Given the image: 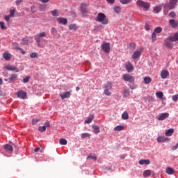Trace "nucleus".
<instances>
[{"label":"nucleus","mask_w":178,"mask_h":178,"mask_svg":"<svg viewBox=\"0 0 178 178\" xmlns=\"http://www.w3.org/2000/svg\"><path fill=\"white\" fill-rule=\"evenodd\" d=\"M176 41H178V32L175 33L173 36H169L165 40L164 42L167 48H172L173 43L172 42H176Z\"/></svg>","instance_id":"nucleus-1"},{"label":"nucleus","mask_w":178,"mask_h":178,"mask_svg":"<svg viewBox=\"0 0 178 178\" xmlns=\"http://www.w3.org/2000/svg\"><path fill=\"white\" fill-rule=\"evenodd\" d=\"M136 5L138 8H143L144 12H148L149 8H151V3L143 1V0H138L136 1Z\"/></svg>","instance_id":"nucleus-2"},{"label":"nucleus","mask_w":178,"mask_h":178,"mask_svg":"<svg viewBox=\"0 0 178 178\" xmlns=\"http://www.w3.org/2000/svg\"><path fill=\"white\" fill-rule=\"evenodd\" d=\"M96 22H99V23H102V24H108V18H106V15H105V14L102 13H99L97 15Z\"/></svg>","instance_id":"nucleus-3"},{"label":"nucleus","mask_w":178,"mask_h":178,"mask_svg":"<svg viewBox=\"0 0 178 178\" xmlns=\"http://www.w3.org/2000/svg\"><path fill=\"white\" fill-rule=\"evenodd\" d=\"M45 37H47V33L45 32H40V33L35 35V41H36L39 48H41V39Z\"/></svg>","instance_id":"nucleus-4"},{"label":"nucleus","mask_w":178,"mask_h":178,"mask_svg":"<svg viewBox=\"0 0 178 178\" xmlns=\"http://www.w3.org/2000/svg\"><path fill=\"white\" fill-rule=\"evenodd\" d=\"M90 5L88 4V3H81V15L82 16H87V15H88V6Z\"/></svg>","instance_id":"nucleus-5"},{"label":"nucleus","mask_w":178,"mask_h":178,"mask_svg":"<svg viewBox=\"0 0 178 178\" xmlns=\"http://www.w3.org/2000/svg\"><path fill=\"white\" fill-rule=\"evenodd\" d=\"M122 79L124 81H127L128 83H134V81H135L134 76H133L129 74H123Z\"/></svg>","instance_id":"nucleus-6"},{"label":"nucleus","mask_w":178,"mask_h":178,"mask_svg":"<svg viewBox=\"0 0 178 178\" xmlns=\"http://www.w3.org/2000/svg\"><path fill=\"white\" fill-rule=\"evenodd\" d=\"M101 48L106 54L111 52V43H103L101 45Z\"/></svg>","instance_id":"nucleus-7"},{"label":"nucleus","mask_w":178,"mask_h":178,"mask_svg":"<svg viewBox=\"0 0 178 178\" xmlns=\"http://www.w3.org/2000/svg\"><path fill=\"white\" fill-rule=\"evenodd\" d=\"M16 95L17 98H21V99H26V98H27V92L23 90L17 92Z\"/></svg>","instance_id":"nucleus-8"},{"label":"nucleus","mask_w":178,"mask_h":178,"mask_svg":"<svg viewBox=\"0 0 178 178\" xmlns=\"http://www.w3.org/2000/svg\"><path fill=\"white\" fill-rule=\"evenodd\" d=\"M168 118H169V113H163L159 114L156 117V119L157 120L162 121V120H165V119H168Z\"/></svg>","instance_id":"nucleus-9"},{"label":"nucleus","mask_w":178,"mask_h":178,"mask_svg":"<svg viewBox=\"0 0 178 178\" xmlns=\"http://www.w3.org/2000/svg\"><path fill=\"white\" fill-rule=\"evenodd\" d=\"M177 2L178 0H170V3H167L166 6L170 9H175V8H176V3H177Z\"/></svg>","instance_id":"nucleus-10"},{"label":"nucleus","mask_w":178,"mask_h":178,"mask_svg":"<svg viewBox=\"0 0 178 178\" xmlns=\"http://www.w3.org/2000/svg\"><path fill=\"white\" fill-rule=\"evenodd\" d=\"M125 69L128 72V73H131L133 70H134V67L133 66V64L131 63H127L125 65Z\"/></svg>","instance_id":"nucleus-11"},{"label":"nucleus","mask_w":178,"mask_h":178,"mask_svg":"<svg viewBox=\"0 0 178 178\" xmlns=\"http://www.w3.org/2000/svg\"><path fill=\"white\" fill-rule=\"evenodd\" d=\"M143 52V50L139 49V50H136V51L134 52V54H132V58L134 59H138V58H140V56H141V54Z\"/></svg>","instance_id":"nucleus-12"},{"label":"nucleus","mask_w":178,"mask_h":178,"mask_svg":"<svg viewBox=\"0 0 178 178\" xmlns=\"http://www.w3.org/2000/svg\"><path fill=\"white\" fill-rule=\"evenodd\" d=\"M6 70H10L11 72L15 71L16 73H19V70L17 69V67H16V66H13V65H6L4 67Z\"/></svg>","instance_id":"nucleus-13"},{"label":"nucleus","mask_w":178,"mask_h":178,"mask_svg":"<svg viewBox=\"0 0 178 178\" xmlns=\"http://www.w3.org/2000/svg\"><path fill=\"white\" fill-rule=\"evenodd\" d=\"M57 22L60 24H63L64 26H66V24H67V19H66V18L58 17Z\"/></svg>","instance_id":"nucleus-14"},{"label":"nucleus","mask_w":178,"mask_h":178,"mask_svg":"<svg viewBox=\"0 0 178 178\" xmlns=\"http://www.w3.org/2000/svg\"><path fill=\"white\" fill-rule=\"evenodd\" d=\"M70 95H71V93L69 91L64 92L60 94V97L61 99H65L66 98H70Z\"/></svg>","instance_id":"nucleus-15"},{"label":"nucleus","mask_w":178,"mask_h":178,"mask_svg":"<svg viewBox=\"0 0 178 178\" xmlns=\"http://www.w3.org/2000/svg\"><path fill=\"white\" fill-rule=\"evenodd\" d=\"M4 149H6V152H8V154H12L13 152V147L9 144L4 145Z\"/></svg>","instance_id":"nucleus-16"},{"label":"nucleus","mask_w":178,"mask_h":178,"mask_svg":"<svg viewBox=\"0 0 178 178\" xmlns=\"http://www.w3.org/2000/svg\"><path fill=\"white\" fill-rule=\"evenodd\" d=\"M169 23L172 29H176L177 27H178V22L175 19H170Z\"/></svg>","instance_id":"nucleus-17"},{"label":"nucleus","mask_w":178,"mask_h":178,"mask_svg":"<svg viewBox=\"0 0 178 178\" xmlns=\"http://www.w3.org/2000/svg\"><path fill=\"white\" fill-rule=\"evenodd\" d=\"M168 76H169V71L164 70L161 72V79H168Z\"/></svg>","instance_id":"nucleus-18"},{"label":"nucleus","mask_w":178,"mask_h":178,"mask_svg":"<svg viewBox=\"0 0 178 178\" xmlns=\"http://www.w3.org/2000/svg\"><path fill=\"white\" fill-rule=\"evenodd\" d=\"M113 84L112 82L108 81L104 84V90H112Z\"/></svg>","instance_id":"nucleus-19"},{"label":"nucleus","mask_w":178,"mask_h":178,"mask_svg":"<svg viewBox=\"0 0 178 178\" xmlns=\"http://www.w3.org/2000/svg\"><path fill=\"white\" fill-rule=\"evenodd\" d=\"M157 141L159 143H166V141H169V138H168L165 136H159L157 138Z\"/></svg>","instance_id":"nucleus-20"},{"label":"nucleus","mask_w":178,"mask_h":178,"mask_svg":"<svg viewBox=\"0 0 178 178\" xmlns=\"http://www.w3.org/2000/svg\"><path fill=\"white\" fill-rule=\"evenodd\" d=\"M69 30H72L73 31H77L79 30V26L76 24H71L69 26Z\"/></svg>","instance_id":"nucleus-21"},{"label":"nucleus","mask_w":178,"mask_h":178,"mask_svg":"<svg viewBox=\"0 0 178 178\" xmlns=\"http://www.w3.org/2000/svg\"><path fill=\"white\" fill-rule=\"evenodd\" d=\"M9 81H10V83H12L13 81H15L16 80H17V74H12L9 78H8Z\"/></svg>","instance_id":"nucleus-22"},{"label":"nucleus","mask_w":178,"mask_h":178,"mask_svg":"<svg viewBox=\"0 0 178 178\" xmlns=\"http://www.w3.org/2000/svg\"><path fill=\"white\" fill-rule=\"evenodd\" d=\"M94 120V115H89V117L88 118V119H86L84 122V123L86 124H88L90 123H92V120Z\"/></svg>","instance_id":"nucleus-23"},{"label":"nucleus","mask_w":178,"mask_h":178,"mask_svg":"<svg viewBox=\"0 0 178 178\" xmlns=\"http://www.w3.org/2000/svg\"><path fill=\"white\" fill-rule=\"evenodd\" d=\"M173 133H175L174 129H170L165 131V136L166 137H170L172 136Z\"/></svg>","instance_id":"nucleus-24"},{"label":"nucleus","mask_w":178,"mask_h":178,"mask_svg":"<svg viewBox=\"0 0 178 178\" xmlns=\"http://www.w3.org/2000/svg\"><path fill=\"white\" fill-rule=\"evenodd\" d=\"M149 163H151L149 160L142 159L139 161V165H149Z\"/></svg>","instance_id":"nucleus-25"},{"label":"nucleus","mask_w":178,"mask_h":178,"mask_svg":"<svg viewBox=\"0 0 178 178\" xmlns=\"http://www.w3.org/2000/svg\"><path fill=\"white\" fill-rule=\"evenodd\" d=\"M143 81L145 84H149L152 81V79L149 76H145L143 79Z\"/></svg>","instance_id":"nucleus-26"},{"label":"nucleus","mask_w":178,"mask_h":178,"mask_svg":"<svg viewBox=\"0 0 178 178\" xmlns=\"http://www.w3.org/2000/svg\"><path fill=\"white\" fill-rule=\"evenodd\" d=\"M92 127L95 131V134H98L100 133V129H99V127H98V125H92Z\"/></svg>","instance_id":"nucleus-27"},{"label":"nucleus","mask_w":178,"mask_h":178,"mask_svg":"<svg viewBox=\"0 0 178 178\" xmlns=\"http://www.w3.org/2000/svg\"><path fill=\"white\" fill-rule=\"evenodd\" d=\"M3 57L4 58V59L6 60H9V59H10V58H12V55L8 52H5L3 54Z\"/></svg>","instance_id":"nucleus-28"},{"label":"nucleus","mask_w":178,"mask_h":178,"mask_svg":"<svg viewBox=\"0 0 178 178\" xmlns=\"http://www.w3.org/2000/svg\"><path fill=\"white\" fill-rule=\"evenodd\" d=\"M114 131H122V130H124V127L122 126V125H118L117 127H115L113 129Z\"/></svg>","instance_id":"nucleus-29"},{"label":"nucleus","mask_w":178,"mask_h":178,"mask_svg":"<svg viewBox=\"0 0 178 178\" xmlns=\"http://www.w3.org/2000/svg\"><path fill=\"white\" fill-rule=\"evenodd\" d=\"M130 95V89H125L123 92L124 98H127Z\"/></svg>","instance_id":"nucleus-30"},{"label":"nucleus","mask_w":178,"mask_h":178,"mask_svg":"<svg viewBox=\"0 0 178 178\" xmlns=\"http://www.w3.org/2000/svg\"><path fill=\"white\" fill-rule=\"evenodd\" d=\"M165 173H167V175H173V173H175V170L172 168H168Z\"/></svg>","instance_id":"nucleus-31"},{"label":"nucleus","mask_w":178,"mask_h":178,"mask_svg":"<svg viewBox=\"0 0 178 178\" xmlns=\"http://www.w3.org/2000/svg\"><path fill=\"white\" fill-rule=\"evenodd\" d=\"M156 97H157V98H159V99H163V92H156Z\"/></svg>","instance_id":"nucleus-32"},{"label":"nucleus","mask_w":178,"mask_h":178,"mask_svg":"<svg viewBox=\"0 0 178 178\" xmlns=\"http://www.w3.org/2000/svg\"><path fill=\"white\" fill-rule=\"evenodd\" d=\"M144 177H149L151 176V170H146L143 172Z\"/></svg>","instance_id":"nucleus-33"},{"label":"nucleus","mask_w":178,"mask_h":178,"mask_svg":"<svg viewBox=\"0 0 178 178\" xmlns=\"http://www.w3.org/2000/svg\"><path fill=\"white\" fill-rule=\"evenodd\" d=\"M29 38H26L22 40L21 44L22 45H29Z\"/></svg>","instance_id":"nucleus-34"},{"label":"nucleus","mask_w":178,"mask_h":178,"mask_svg":"<svg viewBox=\"0 0 178 178\" xmlns=\"http://www.w3.org/2000/svg\"><path fill=\"white\" fill-rule=\"evenodd\" d=\"M59 144H60V145H66L67 144V140L65 138H60L59 140Z\"/></svg>","instance_id":"nucleus-35"},{"label":"nucleus","mask_w":178,"mask_h":178,"mask_svg":"<svg viewBox=\"0 0 178 178\" xmlns=\"http://www.w3.org/2000/svg\"><path fill=\"white\" fill-rule=\"evenodd\" d=\"M50 12L51 13L52 16H54L55 17H58V16H59V12L58 10H54Z\"/></svg>","instance_id":"nucleus-36"},{"label":"nucleus","mask_w":178,"mask_h":178,"mask_svg":"<svg viewBox=\"0 0 178 178\" xmlns=\"http://www.w3.org/2000/svg\"><path fill=\"white\" fill-rule=\"evenodd\" d=\"M122 119H123L124 120H127V119H129V113H127V112H124L122 115Z\"/></svg>","instance_id":"nucleus-37"},{"label":"nucleus","mask_w":178,"mask_h":178,"mask_svg":"<svg viewBox=\"0 0 178 178\" xmlns=\"http://www.w3.org/2000/svg\"><path fill=\"white\" fill-rule=\"evenodd\" d=\"M114 11L115 13H120V12L122 11V8H120V6H115L114 7Z\"/></svg>","instance_id":"nucleus-38"},{"label":"nucleus","mask_w":178,"mask_h":178,"mask_svg":"<svg viewBox=\"0 0 178 178\" xmlns=\"http://www.w3.org/2000/svg\"><path fill=\"white\" fill-rule=\"evenodd\" d=\"M104 94L107 97H111L112 95V92L109 91V89H104Z\"/></svg>","instance_id":"nucleus-39"},{"label":"nucleus","mask_w":178,"mask_h":178,"mask_svg":"<svg viewBox=\"0 0 178 178\" xmlns=\"http://www.w3.org/2000/svg\"><path fill=\"white\" fill-rule=\"evenodd\" d=\"M51 34H52V35H56V34H58V30L55 27H52L51 29Z\"/></svg>","instance_id":"nucleus-40"},{"label":"nucleus","mask_w":178,"mask_h":178,"mask_svg":"<svg viewBox=\"0 0 178 178\" xmlns=\"http://www.w3.org/2000/svg\"><path fill=\"white\" fill-rule=\"evenodd\" d=\"M154 33L156 34H160V33H162V29L161 27H156L154 29Z\"/></svg>","instance_id":"nucleus-41"},{"label":"nucleus","mask_w":178,"mask_h":178,"mask_svg":"<svg viewBox=\"0 0 178 178\" xmlns=\"http://www.w3.org/2000/svg\"><path fill=\"white\" fill-rule=\"evenodd\" d=\"M133 0H120V3H122V5H127L128 3H130Z\"/></svg>","instance_id":"nucleus-42"},{"label":"nucleus","mask_w":178,"mask_h":178,"mask_svg":"<svg viewBox=\"0 0 178 178\" xmlns=\"http://www.w3.org/2000/svg\"><path fill=\"white\" fill-rule=\"evenodd\" d=\"M81 138H87L88 137H91V134H88V133H83L81 134Z\"/></svg>","instance_id":"nucleus-43"},{"label":"nucleus","mask_w":178,"mask_h":178,"mask_svg":"<svg viewBox=\"0 0 178 178\" xmlns=\"http://www.w3.org/2000/svg\"><path fill=\"white\" fill-rule=\"evenodd\" d=\"M0 27L1 30H6L8 27L5 26V23L3 22H0Z\"/></svg>","instance_id":"nucleus-44"},{"label":"nucleus","mask_w":178,"mask_h":178,"mask_svg":"<svg viewBox=\"0 0 178 178\" xmlns=\"http://www.w3.org/2000/svg\"><path fill=\"white\" fill-rule=\"evenodd\" d=\"M38 130H39V131H40V133H44V131H45V130H47V127H45V126L39 127Z\"/></svg>","instance_id":"nucleus-45"},{"label":"nucleus","mask_w":178,"mask_h":178,"mask_svg":"<svg viewBox=\"0 0 178 178\" xmlns=\"http://www.w3.org/2000/svg\"><path fill=\"white\" fill-rule=\"evenodd\" d=\"M152 42L156 41V34L155 33V32H153V33L152 34Z\"/></svg>","instance_id":"nucleus-46"},{"label":"nucleus","mask_w":178,"mask_h":178,"mask_svg":"<svg viewBox=\"0 0 178 178\" xmlns=\"http://www.w3.org/2000/svg\"><path fill=\"white\" fill-rule=\"evenodd\" d=\"M172 99L174 101V102H177L178 101V94L172 95Z\"/></svg>","instance_id":"nucleus-47"},{"label":"nucleus","mask_w":178,"mask_h":178,"mask_svg":"<svg viewBox=\"0 0 178 178\" xmlns=\"http://www.w3.org/2000/svg\"><path fill=\"white\" fill-rule=\"evenodd\" d=\"M30 58H38V54L33 52L30 54Z\"/></svg>","instance_id":"nucleus-48"},{"label":"nucleus","mask_w":178,"mask_h":178,"mask_svg":"<svg viewBox=\"0 0 178 178\" xmlns=\"http://www.w3.org/2000/svg\"><path fill=\"white\" fill-rule=\"evenodd\" d=\"M15 12H16V10L12 9L10 10V15H10L11 17H14Z\"/></svg>","instance_id":"nucleus-49"},{"label":"nucleus","mask_w":178,"mask_h":178,"mask_svg":"<svg viewBox=\"0 0 178 178\" xmlns=\"http://www.w3.org/2000/svg\"><path fill=\"white\" fill-rule=\"evenodd\" d=\"M162 9L161 8L160 6H156L154 8V10L156 12V13H159V12H161Z\"/></svg>","instance_id":"nucleus-50"},{"label":"nucleus","mask_w":178,"mask_h":178,"mask_svg":"<svg viewBox=\"0 0 178 178\" xmlns=\"http://www.w3.org/2000/svg\"><path fill=\"white\" fill-rule=\"evenodd\" d=\"M10 17H12L10 15H6L4 17V19L6 20V22H7V23H9L10 20Z\"/></svg>","instance_id":"nucleus-51"},{"label":"nucleus","mask_w":178,"mask_h":178,"mask_svg":"<svg viewBox=\"0 0 178 178\" xmlns=\"http://www.w3.org/2000/svg\"><path fill=\"white\" fill-rule=\"evenodd\" d=\"M87 159H93V161H97V156H88Z\"/></svg>","instance_id":"nucleus-52"},{"label":"nucleus","mask_w":178,"mask_h":178,"mask_svg":"<svg viewBox=\"0 0 178 178\" xmlns=\"http://www.w3.org/2000/svg\"><path fill=\"white\" fill-rule=\"evenodd\" d=\"M29 81H30V76H26L23 79V83H29Z\"/></svg>","instance_id":"nucleus-53"},{"label":"nucleus","mask_w":178,"mask_h":178,"mask_svg":"<svg viewBox=\"0 0 178 178\" xmlns=\"http://www.w3.org/2000/svg\"><path fill=\"white\" fill-rule=\"evenodd\" d=\"M17 49L20 51V52H21V54H22V55H24V54H26V51L23 50V49H22L21 47H17Z\"/></svg>","instance_id":"nucleus-54"},{"label":"nucleus","mask_w":178,"mask_h":178,"mask_svg":"<svg viewBox=\"0 0 178 178\" xmlns=\"http://www.w3.org/2000/svg\"><path fill=\"white\" fill-rule=\"evenodd\" d=\"M38 122H40V120H38L37 118H33L32 120V124H35Z\"/></svg>","instance_id":"nucleus-55"},{"label":"nucleus","mask_w":178,"mask_h":178,"mask_svg":"<svg viewBox=\"0 0 178 178\" xmlns=\"http://www.w3.org/2000/svg\"><path fill=\"white\" fill-rule=\"evenodd\" d=\"M168 15L170 16V17H176V13L172 11Z\"/></svg>","instance_id":"nucleus-56"},{"label":"nucleus","mask_w":178,"mask_h":178,"mask_svg":"<svg viewBox=\"0 0 178 178\" xmlns=\"http://www.w3.org/2000/svg\"><path fill=\"white\" fill-rule=\"evenodd\" d=\"M44 127H51V122L49 121H46V122L44 123Z\"/></svg>","instance_id":"nucleus-57"},{"label":"nucleus","mask_w":178,"mask_h":178,"mask_svg":"<svg viewBox=\"0 0 178 178\" xmlns=\"http://www.w3.org/2000/svg\"><path fill=\"white\" fill-rule=\"evenodd\" d=\"M31 13H35V6H32L31 7Z\"/></svg>","instance_id":"nucleus-58"},{"label":"nucleus","mask_w":178,"mask_h":178,"mask_svg":"<svg viewBox=\"0 0 178 178\" xmlns=\"http://www.w3.org/2000/svg\"><path fill=\"white\" fill-rule=\"evenodd\" d=\"M129 87L131 90H136L137 88V86L136 85H130Z\"/></svg>","instance_id":"nucleus-59"},{"label":"nucleus","mask_w":178,"mask_h":178,"mask_svg":"<svg viewBox=\"0 0 178 178\" xmlns=\"http://www.w3.org/2000/svg\"><path fill=\"white\" fill-rule=\"evenodd\" d=\"M145 29L147 31H149V25H148V24H145Z\"/></svg>","instance_id":"nucleus-60"},{"label":"nucleus","mask_w":178,"mask_h":178,"mask_svg":"<svg viewBox=\"0 0 178 178\" xmlns=\"http://www.w3.org/2000/svg\"><path fill=\"white\" fill-rule=\"evenodd\" d=\"M22 2H23V0H17L15 1V3L17 6H18V5H20V3H22Z\"/></svg>","instance_id":"nucleus-61"},{"label":"nucleus","mask_w":178,"mask_h":178,"mask_svg":"<svg viewBox=\"0 0 178 178\" xmlns=\"http://www.w3.org/2000/svg\"><path fill=\"white\" fill-rule=\"evenodd\" d=\"M130 47H131L133 49H136V44H134V43H131V44H130Z\"/></svg>","instance_id":"nucleus-62"},{"label":"nucleus","mask_w":178,"mask_h":178,"mask_svg":"<svg viewBox=\"0 0 178 178\" xmlns=\"http://www.w3.org/2000/svg\"><path fill=\"white\" fill-rule=\"evenodd\" d=\"M177 148H178V146H177V145H176L175 146H173V147H172V151H176V149H177Z\"/></svg>","instance_id":"nucleus-63"},{"label":"nucleus","mask_w":178,"mask_h":178,"mask_svg":"<svg viewBox=\"0 0 178 178\" xmlns=\"http://www.w3.org/2000/svg\"><path fill=\"white\" fill-rule=\"evenodd\" d=\"M106 1H107L108 3H113V2H115V0H106Z\"/></svg>","instance_id":"nucleus-64"}]
</instances>
